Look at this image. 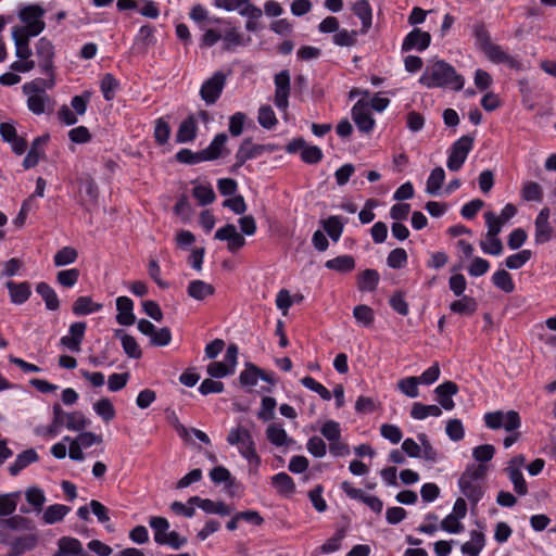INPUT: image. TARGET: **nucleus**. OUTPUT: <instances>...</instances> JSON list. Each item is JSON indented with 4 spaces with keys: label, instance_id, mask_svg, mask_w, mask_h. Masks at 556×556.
I'll list each match as a JSON object with an SVG mask.
<instances>
[{
    "label": "nucleus",
    "instance_id": "5",
    "mask_svg": "<svg viewBox=\"0 0 556 556\" xmlns=\"http://www.w3.org/2000/svg\"><path fill=\"white\" fill-rule=\"evenodd\" d=\"M485 426L492 430L504 428L508 432H513L520 428L521 419L516 410H495L486 413L483 417Z\"/></svg>",
    "mask_w": 556,
    "mask_h": 556
},
{
    "label": "nucleus",
    "instance_id": "32",
    "mask_svg": "<svg viewBox=\"0 0 556 556\" xmlns=\"http://www.w3.org/2000/svg\"><path fill=\"white\" fill-rule=\"evenodd\" d=\"M38 458V454L34 448L26 450L17 455L15 462L9 467V471L12 476H16L28 465L36 463Z\"/></svg>",
    "mask_w": 556,
    "mask_h": 556
},
{
    "label": "nucleus",
    "instance_id": "12",
    "mask_svg": "<svg viewBox=\"0 0 556 556\" xmlns=\"http://www.w3.org/2000/svg\"><path fill=\"white\" fill-rule=\"evenodd\" d=\"M275 105L281 110L286 111L289 105V96H290V74L287 70L279 72L275 76Z\"/></svg>",
    "mask_w": 556,
    "mask_h": 556
},
{
    "label": "nucleus",
    "instance_id": "31",
    "mask_svg": "<svg viewBox=\"0 0 556 556\" xmlns=\"http://www.w3.org/2000/svg\"><path fill=\"white\" fill-rule=\"evenodd\" d=\"M485 56L494 62V63H505L509 66H515L516 61L513 56H510L503 48L498 45L491 42L486 48L482 51Z\"/></svg>",
    "mask_w": 556,
    "mask_h": 556
},
{
    "label": "nucleus",
    "instance_id": "14",
    "mask_svg": "<svg viewBox=\"0 0 556 556\" xmlns=\"http://www.w3.org/2000/svg\"><path fill=\"white\" fill-rule=\"evenodd\" d=\"M352 118L362 132H370L375 126V119L371 115L367 102L358 101L352 109Z\"/></svg>",
    "mask_w": 556,
    "mask_h": 556
},
{
    "label": "nucleus",
    "instance_id": "49",
    "mask_svg": "<svg viewBox=\"0 0 556 556\" xmlns=\"http://www.w3.org/2000/svg\"><path fill=\"white\" fill-rule=\"evenodd\" d=\"M90 421L81 412H72L66 414L65 427L68 430L80 431L89 426Z\"/></svg>",
    "mask_w": 556,
    "mask_h": 556
},
{
    "label": "nucleus",
    "instance_id": "43",
    "mask_svg": "<svg viewBox=\"0 0 556 556\" xmlns=\"http://www.w3.org/2000/svg\"><path fill=\"white\" fill-rule=\"evenodd\" d=\"M228 26L229 27L225 29L224 34H222L224 50L226 51H230L244 43L243 36L237 30V28L231 25Z\"/></svg>",
    "mask_w": 556,
    "mask_h": 556
},
{
    "label": "nucleus",
    "instance_id": "18",
    "mask_svg": "<svg viewBox=\"0 0 556 556\" xmlns=\"http://www.w3.org/2000/svg\"><path fill=\"white\" fill-rule=\"evenodd\" d=\"M431 42V36L428 31H424L419 28H414L410 33L406 35L402 43L403 51L426 50Z\"/></svg>",
    "mask_w": 556,
    "mask_h": 556
},
{
    "label": "nucleus",
    "instance_id": "27",
    "mask_svg": "<svg viewBox=\"0 0 556 556\" xmlns=\"http://www.w3.org/2000/svg\"><path fill=\"white\" fill-rule=\"evenodd\" d=\"M188 295L194 300L203 301L215 292V288L203 280H192L187 289Z\"/></svg>",
    "mask_w": 556,
    "mask_h": 556
},
{
    "label": "nucleus",
    "instance_id": "8",
    "mask_svg": "<svg viewBox=\"0 0 556 556\" xmlns=\"http://www.w3.org/2000/svg\"><path fill=\"white\" fill-rule=\"evenodd\" d=\"M226 75L223 72H216L206 79L200 89L201 99L207 104H214L220 97L226 85Z\"/></svg>",
    "mask_w": 556,
    "mask_h": 556
},
{
    "label": "nucleus",
    "instance_id": "38",
    "mask_svg": "<svg viewBox=\"0 0 556 556\" xmlns=\"http://www.w3.org/2000/svg\"><path fill=\"white\" fill-rule=\"evenodd\" d=\"M326 268L340 271L349 273L355 267V261L351 255H340L334 258L328 260L325 263Z\"/></svg>",
    "mask_w": 556,
    "mask_h": 556
},
{
    "label": "nucleus",
    "instance_id": "7",
    "mask_svg": "<svg viewBox=\"0 0 556 556\" xmlns=\"http://www.w3.org/2000/svg\"><path fill=\"white\" fill-rule=\"evenodd\" d=\"M238 357V348L236 344H230L227 348L223 362H212L207 366V374L213 378H224L233 374Z\"/></svg>",
    "mask_w": 556,
    "mask_h": 556
},
{
    "label": "nucleus",
    "instance_id": "20",
    "mask_svg": "<svg viewBox=\"0 0 556 556\" xmlns=\"http://www.w3.org/2000/svg\"><path fill=\"white\" fill-rule=\"evenodd\" d=\"M265 151V146L254 144L250 139L243 140L236 153L235 167H241L247 161L260 156Z\"/></svg>",
    "mask_w": 556,
    "mask_h": 556
},
{
    "label": "nucleus",
    "instance_id": "24",
    "mask_svg": "<svg viewBox=\"0 0 556 556\" xmlns=\"http://www.w3.org/2000/svg\"><path fill=\"white\" fill-rule=\"evenodd\" d=\"M227 141L228 136L226 134L216 135L210 146L201 150L203 159L205 161H213L222 156Z\"/></svg>",
    "mask_w": 556,
    "mask_h": 556
},
{
    "label": "nucleus",
    "instance_id": "56",
    "mask_svg": "<svg viewBox=\"0 0 556 556\" xmlns=\"http://www.w3.org/2000/svg\"><path fill=\"white\" fill-rule=\"evenodd\" d=\"M100 87L104 99L110 101L115 97V92L118 88V81L112 74H105L101 79Z\"/></svg>",
    "mask_w": 556,
    "mask_h": 556
},
{
    "label": "nucleus",
    "instance_id": "47",
    "mask_svg": "<svg viewBox=\"0 0 556 556\" xmlns=\"http://www.w3.org/2000/svg\"><path fill=\"white\" fill-rule=\"evenodd\" d=\"M353 316L355 320L364 327H370L375 320L374 309L364 304L354 307Z\"/></svg>",
    "mask_w": 556,
    "mask_h": 556
},
{
    "label": "nucleus",
    "instance_id": "35",
    "mask_svg": "<svg viewBox=\"0 0 556 556\" xmlns=\"http://www.w3.org/2000/svg\"><path fill=\"white\" fill-rule=\"evenodd\" d=\"M71 508L66 505L54 504L47 507L43 511L42 520L47 525L56 523L70 513Z\"/></svg>",
    "mask_w": 556,
    "mask_h": 556
},
{
    "label": "nucleus",
    "instance_id": "51",
    "mask_svg": "<svg viewBox=\"0 0 556 556\" xmlns=\"http://www.w3.org/2000/svg\"><path fill=\"white\" fill-rule=\"evenodd\" d=\"M25 497L36 511L42 510L46 503V496L41 489L37 486L28 488L25 492Z\"/></svg>",
    "mask_w": 556,
    "mask_h": 556
},
{
    "label": "nucleus",
    "instance_id": "25",
    "mask_svg": "<svg viewBox=\"0 0 556 556\" xmlns=\"http://www.w3.org/2000/svg\"><path fill=\"white\" fill-rule=\"evenodd\" d=\"M103 305L96 303L90 296H78L73 303L72 311L76 316L89 315L94 312L101 311Z\"/></svg>",
    "mask_w": 556,
    "mask_h": 556
},
{
    "label": "nucleus",
    "instance_id": "3",
    "mask_svg": "<svg viewBox=\"0 0 556 556\" xmlns=\"http://www.w3.org/2000/svg\"><path fill=\"white\" fill-rule=\"evenodd\" d=\"M488 467L483 464L468 466L458 480L463 494L475 505L483 496L482 482Z\"/></svg>",
    "mask_w": 556,
    "mask_h": 556
},
{
    "label": "nucleus",
    "instance_id": "26",
    "mask_svg": "<svg viewBox=\"0 0 556 556\" xmlns=\"http://www.w3.org/2000/svg\"><path fill=\"white\" fill-rule=\"evenodd\" d=\"M485 545V536L481 531H471L470 540L462 545V553L468 556H478Z\"/></svg>",
    "mask_w": 556,
    "mask_h": 556
},
{
    "label": "nucleus",
    "instance_id": "1",
    "mask_svg": "<svg viewBox=\"0 0 556 556\" xmlns=\"http://www.w3.org/2000/svg\"><path fill=\"white\" fill-rule=\"evenodd\" d=\"M419 84L427 88L450 87L458 91L464 88L465 79L451 64L438 60L427 65L419 78Z\"/></svg>",
    "mask_w": 556,
    "mask_h": 556
},
{
    "label": "nucleus",
    "instance_id": "6",
    "mask_svg": "<svg viewBox=\"0 0 556 556\" xmlns=\"http://www.w3.org/2000/svg\"><path fill=\"white\" fill-rule=\"evenodd\" d=\"M472 146L473 138L471 136H463L455 141L447 157V168L452 172L459 170L472 149Z\"/></svg>",
    "mask_w": 556,
    "mask_h": 556
},
{
    "label": "nucleus",
    "instance_id": "30",
    "mask_svg": "<svg viewBox=\"0 0 556 556\" xmlns=\"http://www.w3.org/2000/svg\"><path fill=\"white\" fill-rule=\"evenodd\" d=\"M115 337L121 338L123 350L128 357L135 359L141 357L142 351L132 336L125 333L122 329H117L115 330Z\"/></svg>",
    "mask_w": 556,
    "mask_h": 556
},
{
    "label": "nucleus",
    "instance_id": "64",
    "mask_svg": "<svg viewBox=\"0 0 556 556\" xmlns=\"http://www.w3.org/2000/svg\"><path fill=\"white\" fill-rule=\"evenodd\" d=\"M418 384L416 377H407L397 382V388L406 396L414 399L419 395Z\"/></svg>",
    "mask_w": 556,
    "mask_h": 556
},
{
    "label": "nucleus",
    "instance_id": "48",
    "mask_svg": "<svg viewBox=\"0 0 556 556\" xmlns=\"http://www.w3.org/2000/svg\"><path fill=\"white\" fill-rule=\"evenodd\" d=\"M78 253L72 247H64L53 256L54 265L58 267L73 264L77 260Z\"/></svg>",
    "mask_w": 556,
    "mask_h": 556
},
{
    "label": "nucleus",
    "instance_id": "46",
    "mask_svg": "<svg viewBox=\"0 0 556 556\" xmlns=\"http://www.w3.org/2000/svg\"><path fill=\"white\" fill-rule=\"evenodd\" d=\"M450 309L455 314L471 315L477 309V302L475 299L465 295L462 299L452 302Z\"/></svg>",
    "mask_w": 556,
    "mask_h": 556
},
{
    "label": "nucleus",
    "instance_id": "13",
    "mask_svg": "<svg viewBox=\"0 0 556 556\" xmlns=\"http://www.w3.org/2000/svg\"><path fill=\"white\" fill-rule=\"evenodd\" d=\"M214 238L219 241H227V249L235 253L245 244L244 237L237 231L233 224H227L226 226L217 229Z\"/></svg>",
    "mask_w": 556,
    "mask_h": 556
},
{
    "label": "nucleus",
    "instance_id": "57",
    "mask_svg": "<svg viewBox=\"0 0 556 556\" xmlns=\"http://www.w3.org/2000/svg\"><path fill=\"white\" fill-rule=\"evenodd\" d=\"M301 383L308 390L316 392L323 400H331V392L325 386L317 382L314 378L306 376L301 379Z\"/></svg>",
    "mask_w": 556,
    "mask_h": 556
},
{
    "label": "nucleus",
    "instance_id": "34",
    "mask_svg": "<svg viewBox=\"0 0 556 556\" xmlns=\"http://www.w3.org/2000/svg\"><path fill=\"white\" fill-rule=\"evenodd\" d=\"M36 292L42 298L49 311H56L60 307L59 298L48 283L39 282L36 287Z\"/></svg>",
    "mask_w": 556,
    "mask_h": 556
},
{
    "label": "nucleus",
    "instance_id": "50",
    "mask_svg": "<svg viewBox=\"0 0 556 556\" xmlns=\"http://www.w3.org/2000/svg\"><path fill=\"white\" fill-rule=\"evenodd\" d=\"M506 472L508 473V477L513 482L514 489L517 492V494L526 495L528 492V486L521 470H519L516 467H507Z\"/></svg>",
    "mask_w": 556,
    "mask_h": 556
},
{
    "label": "nucleus",
    "instance_id": "45",
    "mask_svg": "<svg viewBox=\"0 0 556 556\" xmlns=\"http://www.w3.org/2000/svg\"><path fill=\"white\" fill-rule=\"evenodd\" d=\"M150 527L153 529L154 532V541L157 544H161L163 539L166 536V534L169 531V522L164 517H151L149 520Z\"/></svg>",
    "mask_w": 556,
    "mask_h": 556
},
{
    "label": "nucleus",
    "instance_id": "11",
    "mask_svg": "<svg viewBox=\"0 0 556 556\" xmlns=\"http://www.w3.org/2000/svg\"><path fill=\"white\" fill-rule=\"evenodd\" d=\"M215 7L226 11H237L244 17H262L263 11L250 0H214Z\"/></svg>",
    "mask_w": 556,
    "mask_h": 556
},
{
    "label": "nucleus",
    "instance_id": "40",
    "mask_svg": "<svg viewBox=\"0 0 556 556\" xmlns=\"http://www.w3.org/2000/svg\"><path fill=\"white\" fill-rule=\"evenodd\" d=\"M323 227L328 236L337 242L342 235L344 222L340 216H330L323 220Z\"/></svg>",
    "mask_w": 556,
    "mask_h": 556
},
{
    "label": "nucleus",
    "instance_id": "2",
    "mask_svg": "<svg viewBox=\"0 0 556 556\" xmlns=\"http://www.w3.org/2000/svg\"><path fill=\"white\" fill-rule=\"evenodd\" d=\"M54 85V78H36L23 85L22 90L27 98L26 105L33 114L41 115L53 110L54 101L47 93V89H52Z\"/></svg>",
    "mask_w": 556,
    "mask_h": 556
},
{
    "label": "nucleus",
    "instance_id": "22",
    "mask_svg": "<svg viewBox=\"0 0 556 556\" xmlns=\"http://www.w3.org/2000/svg\"><path fill=\"white\" fill-rule=\"evenodd\" d=\"M116 320L122 326H130L136 321V317L132 313L134 302L127 296H118L116 299Z\"/></svg>",
    "mask_w": 556,
    "mask_h": 556
},
{
    "label": "nucleus",
    "instance_id": "60",
    "mask_svg": "<svg viewBox=\"0 0 556 556\" xmlns=\"http://www.w3.org/2000/svg\"><path fill=\"white\" fill-rule=\"evenodd\" d=\"M12 38L16 47V55L21 60H27L28 56L31 54L28 46L29 37L25 35H17V31H12Z\"/></svg>",
    "mask_w": 556,
    "mask_h": 556
},
{
    "label": "nucleus",
    "instance_id": "9",
    "mask_svg": "<svg viewBox=\"0 0 556 556\" xmlns=\"http://www.w3.org/2000/svg\"><path fill=\"white\" fill-rule=\"evenodd\" d=\"M36 56L41 72L48 78H54V47L47 38H40L36 45Z\"/></svg>",
    "mask_w": 556,
    "mask_h": 556
},
{
    "label": "nucleus",
    "instance_id": "33",
    "mask_svg": "<svg viewBox=\"0 0 556 556\" xmlns=\"http://www.w3.org/2000/svg\"><path fill=\"white\" fill-rule=\"evenodd\" d=\"M354 14L362 21V31L365 34L371 26L372 12L367 0H358L353 5Z\"/></svg>",
    "mask_w": 556,
    "mask_h": 556
},
{
    "label": "nucleus",
    "instance_id": "10",
    "mask_svg": "<svg viewBox=\"0 0 556 556\" xmlns=\"http://www.w3.org/2000/svg\"><path fill=\"white\" fill-rule=\"evenodd\" d=\"M227 442L230 445L238 446V451L241 454V456H244L245 454L253 456V451L255 450V442L253 440L251 432L248 429L241 426L230 429L227 435Z\"/></svg>",
    "mask_w": 556,
    "mask_h": 556
},
{
    "label": "nucleus",
    "instance_id": "19",
    "mask_svg": "<svg viewBox=\"0 0 556 556\" xmlns=\"http://www.w3.org/2000/svg\"><path fill=\"white\" fill-rule=\"evenodd\" d=\"M457 392L458 386L453 381H445L434 390L440 406L446 410H452L455 407L452 396L457 394Z\"/></svg>",
    "mask_w": 556,
    "mask_h": 556
},
{
    "label": "nucleus",
    "instance_id": "61",
    "mask_svg": "<svg viewBox=\"0 0 556 556\" xmlns=\"http://www.w3.org/2000/svg\"><path fill=\"white\" fill-rule=\"evenodd\" d=\"M407 253L404 249L396 248L389 253L387 264L391 268L400 269L407 263Z\"/></svg>",
    "mask_w": 556,
    "mask_h": 556
},
{
    "label": "nucleus",
    "instance_id": "63",
    "mask_svg": "<svg viewBox=\"0 0 556 556\" xmlns=\"http://www.w3.org/2000/svg\"><path fill=\"white\" fill-rule=\"evenodd\" d=\"M257 121L266 129H271L277 124L275 112L269 105H263L258 110Z\"/></svg>",
    "mask_w": 556,
    "mask_h": 556
},
{
    "label": "nucleus",
    "instance_id": "16",
    "mask_svg": "<svg viewBox=\"0 0 556 556\" xmlns=\"http://www.w3.org/2000/svg\"><path fill=\"white\" fill-rule=\"evenodd\" d=\"M86 324L84 321L73 323L68 328V334L60 339L61 345L72 352H79L85 337Z\"/></svg>",
    "mask_w": 556,
    "mask_h": 556
},
{
    "label": "nucleus",
    "instance_id": "36",
    "mask_svg": "<svg viewBox=\"0 0 556 556\" xmlns=\"http://www.w3.org/2000/svg\"><path fill=\"white\" fill-rule=\"evenodd\" d=\"M380 276L376 269H365L358 276L357 287L361 291L371 292L379 282Z\"/></svg>",
    "mask_w": 556,
    "mask_h": 556
},
{
    "label": "nucleus",
    "instance_id": "55",
    "mask_svg": "<svg viewBox=\"0 0 556 556\" xmlns=\"http://www.w3.org/2000/svg\"><path fill=\"white\" fill-rule=\"evenodd\" d=\"M193 197L198 200L200 205H207L214 202L215 192L211 186L199 185L193 188Z\"/></svg>",
    "mask_w": 556,
    "mask_h": 556
},
{
    "label": "nucleus",
    "instance_id": "44",
    "mask_svg": "<svg viewBox=\"0 0 556 556\" xmlns=\"http://www.w3.org/2000/svg\"><path fill=\"white\" fill-rule=\"evenodd\" d=\"M494 286L506 293H510L515 290V283L510 274L505 269L495 271L492 276Z\"/></svg>",
    "mask_w": 556,
    "mask_h": 556
},
{
    "label": "nucleus",
    "instance_id": "53",
    "mask_svg": "<svg viewBox=\"0 0 556 556\" xmlns=\"http://www.w3.org/2000/svg\"><path fill=\"white\" fill-rule=\"evenodd\" d=\"M260 379V368L253 364H248L245 369L241 371L239 380L243 387H254Z\"/></svg>",
    "mask_w": 556,
    "mask_h": 556
},
{
    "label": "nucleus",
    "instance_id": "54",
    "mask_svg": "<svg viewBox=\"0 0 556 556\" xmlns=\"http://www.w3.org/2000/svg\"><path fill=\"white\" fill-rule=\"evenodd\" d=\"M93 409L104 421H111L115 417L114 406L109 399L97 401Z\"/></svg>",
    "mask_w": 556,
    "mask_h": 556
},
{
    "label": "nucleus",
    "instance_id": "41",
    "mask_svg": "<svg viewBox=\"0 0 556 556\" xmlns=\"http://www.w3.org/2000/svg\"><path fill=\"white\" fill-rule=\"evenodd\" d=\"M266 437L268 441L276 446H283L290 442L285 429L277 424H270L267 427Z\"/></svg>",
    "mask_w": 556,
    "mask_h": 556
},
{
    "label": "nucleus",
    "instance_id": "21",
    "mask_svg": "<svg viewBox=\"0 0 556 556\" xmlns=\"http://www.w3.org/2000/svg\"><path fill=\"white\" fill-rule=\"evenodd\" d=\"M53 556H89L78 539L63 536L58 541V551Z\"/></svg>",
    "mask_w": 556,
    "mask_h": 556
},
{
    "label": "nucleus",
    "instance_id": "29",
    "mask_svg": "<svg viewBox=\"0 0 556 556\" xmlns=\"http://www.w3.org/2000/svg\"><path fill=\"white\" fill-rule=\"evenodd\" d=\"M271 485L277 492L286 497L291 496L295 492L293 479L286 472H279L271 478Z\"/></svg>",
    "mask_w": 556,
    "mask_h": 556
},
{
    "label": "nucleus",
    "instance_id": "59",
    "mask_svg": "<svg viewBox=\"0 0 556 556\" xmlns=\"http://www.w3.org/2000/svg\"><path fill=\"white\" fill-rule=\"evenodd\" d=\"M522 198L526 201H542L543 190L542 187L534 181H527L522 187Z\"/></svg>",
    "mask_w": 556,
    "mask_h": 556
},
{
    "label": "nucleus",
    "instance_id": "39",
    "mask_svg": "<svg viewBox=\"0 0 556 556\" xmlns=\"http://www.w3.org/2000/svg\"><path fill=\"white\" fill-rule=\"evenodd\" d=\"M197 125L194 117L190 116L185 119L177 131L176 139L178 142H189L195 138Z\"/></svg>",
    "mask_w": 556,
    "mask_h": 556
},
{
    "label": "nucleus",
    "instance_id": "4",
    "mask_svg": "<svg viewBox=\"0 0 556 556\" xmlns=\"http://www.w3.org/2000/svg\"><path fill=\"white\" fill-rule=\"evenodd\" d=\"M45 10L37 4L26 5L18 12V18L24 26H15L12 31L27 37L38 36L45 29Z\"/></svg>",
    "mask_w": 556,
    "mask_h": 556
},
{
    "label": "nucleus",
    "instance_id": "15",
    "mask_svg": "<svg viewBox=\"0 0 556 556\" xmlns=\"http://www.w3.org/2000/svg\"><path fill=\"white\" fill-rule=\"evenodd\" d=\"M342 490L345 492V494L353 498L362 501L364 504H366L372 511L380 514L383 508L382 501L375 496V495H366L361 489H356L352 486V484L348 481L342 482L341 484Z\"/></svg>",
    "mask_w": 556,
    "mask_h": 556
},
{
    "label": "nucleus",
    "instance_id": "17",
    "mask_svg": "<svg viewBox=\"0 0 556 556\" xmlns=\"http://www.w3.org/2000/svg\"><path fill=\"white\" fill-rule=\"evenodd\" d=\"M548 218H549V210L547 207L542 208L535 218L534 240L538 244L546 243L553 238L554 229L549 225Z\"/></svg>",
    "mask_w": 556,
    "mask_h": 556
},
{
    "label": "nucleus",
    "instance_id": "42",
    "mask_svg": "<svg viewBox=\"0 0 556 556\" xmlns=\"http://www.w3.org/2000/svg\"><path fill=\"white\" fill-rule=\"evenodd\" d=\"M20 492L0 494V517L12 515L16 510Z\"/></svg>",
    "mask_w": 556,
    "mask_h": 556
},
{
    "label": "nucleus",
    "instance_id": "58",
    "mask_svg": "<svg viewBox=\"0 0 556 556\" xmlns=\"http://www.w3.org/2000/svg\"><path fill=\"white\" fill-rule=\"evenodd\" d=\"M480 248L485 254L490 255H501L504 249L500 238L486 236L480 241Z\"/></svg>",
    "mask_w": 556,
    "mask_h": 556
},
{
    "label": "nucleus",
    "instance_id": "37",
    "mask_svg": "<svg viewBox=\"0 0 556 556\" xmlns=\"http://www.w3.org/2000/svg\"><path fill=\"white\" fill-rule=\"evenodd\" d=\"M445 179V173L442 167H435L429 175L426 182V192L430 195H438Z\"/></svg>",
    "mask_w": 556,
    "mask_h": 556
},
{
    "label": "nucleus",
    "instance_id": "62",
    "mask_svg": "<svg viewBox=\"0 0 556 556\" xmlns=\"http://www.w3.org/2000/svg\"><path fill=\"white\" fill-rule=\"evenodd\" d=\"M79 275L77 268L60 270L56 274V281L65 288H72L77 283Z\"/></svg>",
    "mask_w": 556,
    "mask_h": 556
},
{
    "label": "nucleus",
    "instance_id": "52",
    "mask_svg": "<svg viewBox=\"0 0 556 556\" xmlns=\"http://www.w3.org/2000/svg\"><path fill=\"white\" fill-rule=\"evenodd\" d=\"M532 257V252L530 250H521L516 254L509 255L505 260V265L508 269H519L521 268L530 258Z\"/></svg>",
    "mask_w": 556,
    "mask_h": 556
},
{
    "label": "nucleus",
    "instance_id": "23",
    "mask_svg": "<svg viewBox=\"0 0 556 556\" xmlns=\"http://www.w3.org/2000/svg\"><path fill=\"white\" fill-rule=\"evenodd\" d=\"M48 140H49V135H43V136L37 137L33 141L31 148L23 161L24 168L28 169V168H33V167L37 166L40 159L45 155V152L42 151L41 147H43L48 142Z\"/></svg>",
    "mask_w": 556,
    "mask_h": 556
},
{
    "label": "nucleus",
    "instance_id": "28",
    "mask_svg": "<svg viewBox=\"0 0 556 556\" xmlns=\"http://www.w3.org/2000/svg\"><path fill=\"white\" fill-rule=\"evenodd\" d=\"M5 286L9 290L11 301L14 304H23L30 296L31 292L28 282L15 283L14 281H8Z\"/></svg>",
    "mask_w": 556,
    "mask_h": 556
}]
</instances>
